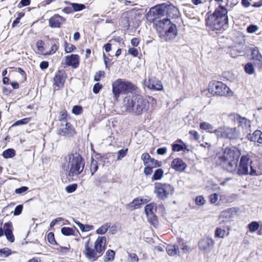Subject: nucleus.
<instances>
[{
  "instance_id": "55",
  "label": "nucleus",
  "mask_w": 262,
  "mask_h": 262,
  "mask_svg": "<svg viewBox=\"0 0 262 262\" xmlns=\"http://www.w3.org/2000/svg\"><path fill=\"white\" fill-rule=\"evenodd\" d=\"M23 209V205H17L14 211V215H19L22 212Z\"/></svg>"
},
{
  "instance_id": "18",
  "label": "nucleus",
  "mask_w": 262,
  "mask_h": 262,
  "mask_svg": "<svg viewBox=\"0 0 262 262\" xmlns=\"http://www.w3.org/2000/svg\"><path fill=\"white\" fill-rule=\"evenodd\" d=\"M65 21L66 19L61 16L59 14H55L49 19V26L53 28H60L62 23Z\"/></svg>"
},
{
  "instance_id": "7",
  "label": "nucleus",
  "mask_w": 262,
  "mask_h": 262,
  "mask_svg": "<svg viewBox=\"0 0 262 262\" xmlns=\"http://www.w3.org/2000/svg\"><path fill=\"white\" fill-rule=\"evenodd\" d=\"M208 91L213 95L231 96L233 95L230 88L221 81H214L210 82Z\"/></svg>"
},
{
  "instance_id": "12",
  "label": "nucleus",
  "mask_w": 262,
  "mask_h": 262,
  "mask_svg": "<svg viewBox=\"0 0 262 262\" xmlns=\"http://www.w3.org/2000/svg\"><path fill=\"white\" fill-rule=\"evenodd\" d=\"M58 132L59 135L64 136L71 137L75 134L74 129L69 122H66L64 124H62Z\"/></svg>"
},
{
  "instance_id": "8",
  "label": "nucleus",
  "mask_w": 262,
  "mask_h": 262,
  "mask_svg": "<svg viewBox=\"0 0 262 262\" xmlns=\"http://www.w3.org/2000/svg\"><path fill=\"white\" fill-rule=\"evenodd\" d=\"M217 138L229 140H237L239 138L240 133L235 127L221 126L214 130Z\"/></svg>"
},
{
  "instance_id": "32",
  "label": "nucleus",
  "mask_w": 262,
  "mask_h": 262,
  "mask_svg": "<svg viewBox=\"0 0 262 262\" xmlns=\"http://www.w3.org/2000/svg\"><path fill=\"white\" fill-rule=\"evenodd\" d=\"M110 226L111 224L107 223L100 227L96 230V233L99 234H104L107 232L108 229L110 227Z\"/></svg>"
},
{
  "instance_id": "16",
  "label": "nucleus",
  "mask_w": 262,
  "mask_h": 262,
  "mask_svg": "<svg viewBox=\"0 0 262 262\" xmlns=\"http://www.w3.org/2000/svg\"><path fill=\"white\" fill-rule=\"evenodd\" d=\"M65 64L71 66L74 69L78 67L79 64V56L77 54H71L64 57Z\"/></svg>"
},
{
  "instance_id": "41",
  "label": "nucleus",
  "mask_w": 262,
  "mask_h": 262,
  "mask_svg": "<svg viewBox=\"0 0 262 262\" xmlns=\"http://www.w3.org/2000/svg\"><path fill=\"white\" fill-rule=\"evenodd\" d=\"M61 232L62 234L67 236L73 235L74 233L73 229L70 227H62Z\"/></svg>"
},
{
  "instance_id": "50",
  "label": "nucleus",
  "mask_w": 262,
  "mask_h": 262,
  "mask_svg": "<svg viewBox=\"0 0 262 262\" xmlns=\"http://www.w3.org/2000/svg\"><path fill=\"white\" fill-rule=\"evenodd\" d=\"M258 27L256 25H250L247 28V31L249 33H253L257 31Z\"/></svg>"
},
{
  "instance_id": "29",
  "label": "nucleus",
  "mask_w": 262,
  "mask_h": 262,
  "mask_svg": "<svg viewBox=\"0 0 262 262\" xmlns=\"http://www.w3.org/2000/svg\"><path fill=\"white\" fill-rule=\"evenodd\" d=\"M2 155L6 159L13 158L15 155V151L12 148H8L3 151Z\"/></svg>"
},
{
  "instance_id": "37",
  "label": "nucleus",
  "mask_w": 262,
  "mask_h": 262,
  "mask_svg": "<svg viewBox=\"0 0 262 262\" xmlns=\"http://www.w3.org/2000/svg\"><path fill=\"white\" fill-rule=\"evenodd\" d=\"M163 175V170L162 169H158L155 171L152 179L155 180H160Z\"/></svg>"
},
{
  "instance_id": "34",
  "label": "nucleus",
  "mask_w": 262,
  "mask_h": 262,
  "mask_svg": "<svg viewBox=\"0 0 262 262\" xmlns=\"http://www.w3.org/2000/svg\"><path fill=\"white\" fill-rule=\"evenodd\" d=\"M144 210L146 214L154 213L156 211V205L154 203L147 204L145 206Z\"/></svg>"
},
{
  "instance_id": "60",
  "label": "nucleus",
  "mask_w": 262,
  "mask_h": 262,
  "mask_svg": "<svg viewBox=\"0 0 262 262\" xmlns=\"http://www.w3.org/2000/svg\"><path fill=\"white\" fill-rule=\"evenodd\" d=\"M189 133L193 137L195 140H198L200 138V135L195 130H190Z\"/></svg>"
},
{
  "instance_id": "39",
  "label": "nucleus",
  "mask_w": 262,
  "mask_h": 262,
  "mask_svg": "<svg viewBox=\"0 0 262 262\" xmlns=\"http://www.w3.org/2000/svg\"><path fill=\"white\" fill-rule=\"evenodd\" d=\"M31 120V118H25L22 119L17 120L15 123L13 124L12 126H18L21 125H24L28 124L29 121Z\"/></svg>"
},
{
  "instance_id": "13",
  "label": "nucleus",
  "mask_w": 262,
  "mask_h": 262,
  "mask_svg": "<svg viewBox=\"0 0 262 262\" xmlns=\"http://www.w3.org/2000/svg\"><path fill=\"white\" fill-rule=\"evenodd\" d=\"M144 83L149 89L151 90L161 91L163 89L161 82L155 78H149L148 80H145Z\"/></svg>"
},
{
  "instance_id": "49",
  "label": "nucleus",
  "mask_w": 262,
  "mask_h": 262,
  "mask_svg": "<svg viewBox=\"0 0 262 262\" xmlns=\"http://www.w3.org/2000/svg\"><path fill=\"white\" fill-rule=\"evenodd\" d=\"M82 108L79 105H75L72 108V113L76 115H80L82 113Z\"/></svg>"
},
{
  "instance_id": "53",
  "label": "nucleus",
  "mask_w": 262,
  "mask_h": 262,
  "mask_svg": "<svg viewBox=\"0 0 262 262\" xmlns=\"http://www.w3.org/2000/svg\"><path fill=\"white\" fill-rule=\"evenodd\" d=\"M104 71H99V72H97L94 76V81H99L100 80L101 77L102 76H104Z\"/></svg>"
},
{
  "instance_id": "61",
  "label": "nucleus",
  "mask_w": 262,
  "mask_h": 262,
  "mask_svg": "<svg viewBox=\"0 0 262 262\" xmlns=\"http://www.w3.org/2000/svg\"><path fill=\"white\" fill-rule=\"evenodd\" d=\"M167 151V148L166 147L159 148L157 149V153L158 155H165Z\"/></svg>"
},
{
  "instance_id": "40",
  "label": "nucleus",
  "mask_w": 262,
  "mask_h": 262,
  "mask_svg": "<svg viewBox=\"0 0 262 262\" xmlns=\"http://www.w3.org/2000/svg\"><path fill=\"white\" fill-rule=\"evenodd\" d=\"M244 70L245 72L249 75L253 74L254 72L253 66L252 63L250 62L245 66Z\"/></svg>"
},
{
  "instance_id": "19",
  "label": "nucleus",
  "mask_w": 262,
  "mask_h": 262,
  "mask_svg": "<svg viewBox=\"0 0 262 262\" xmlns=\"http://www.w3.org/2000/svg\"><path fill=\"white\" fill-rule=\"evenodd\" d=\"M5 235L6 236L8 241L11 243L14 241L15 238L12 232V224L11 222H7L4 224Z\"/></svg>"
},
{
  "instance_id": "22",
  "label": "nucleus",
  "mask_w": 262,
  "mask_h": 262,
  "mask_svg": "<svg viewBox=\"0 0 262 262\" xmlns=\"http://www.w3.org/2000/svg\"><path fill=\"white\" fill-rule=\"evenodd\" d=\"M247 138L251 141L262 143V132L259 130L254 131L253 134H249Z\"/></svg>"
},
{
  "instance_id": "21",
  "label": "nucleus",
  "mask_w": 262,
  "mask_h": 262,
  "mask_svg": "<svg viewBox=\"0 0 262 262\" xmlns=\"http://www.w3.org/2000/svg\"><path fill=\"white\" fill-rule=\"evenodd\" d=\"M214 243L213 239L208 237L201 240L199 243V247L201 250L207 251L209 250L211 246L213 245Z\"/></svg>"
},
{
  "instance_id": "15",
  "label": "nucleus",
  "mask_w": 262,
  "mask_h": 262,
  "mask_svg": "<svg viewBox=\"0 0 262 262\" xmlns=\"http://www.w3.org/2000/svg\"><path fill=\"white\" fill-rule=\"evenodd\" d=\"M66 78L67 74L65 71L59 70L54 78V84L59 89L63 88Z\"/></svg>"
},
{
  "instance_id": "33",
  "label": "nucleus",
  "mask_w": 262,
  "mask_h": 262,
  "mask_svg": "<svg viewBox=\"0 0 262 262\" xmlns=\"http://www.w3.org/2000/svg\"><path fill=\"white\" fill-rule=\"evenodd\" d=\"M200 127L201 129L206 130L208 132H212L213 129V126L206 122H201L200 124Z\"/></svg>"
},
{
  "instance_id": "10",
  "label": "nucleus",
  "mask_w": 262,
  "mask_h": 262,
  "mask_svg": "<svg viewBox=\"0 0 262 262\" xmlns=\"http://www.w3.org/2000/svg\"><path fill=\"white\" fill-rule=\"evenodd\" d=\"M252 161L249 155L242 156L239 164H237L235 173L239 176L248 175L249 174V167L252 164Z\"/></svg>"
},
{
  "instance_id": "46",
  "label": "nucleus",
  "mask_w": 262,
  "mask_h": 262,
  "mask_svg": "<svg viewBox=\"0 0 262 262\" xmlns=\"http://www.w3.org/2000/svg\"><path fill=\"white\" fill-rule=\"evenodd\" d=\"M48 242L52 245H57L54 237V234L53 232H50L47 235Z\"/></svg>"
},
{
  "instance_id": "42",
  "label": "nucleus",
  "mask_w": 262,
  "mask_h": 262,
  "mask_svg": "<svg viewBox=\"0 0 262 262\" xmlns=\"http://www.w3.org/2000/svg\"><path fill=\"white\" fill-rule=\"evenodd\" d=\"M11 254V250L8 248H4L0 250V255L4 257H7Z\"/></svg>"
},
{
  "instance_id": "11",
  "label": "nucleus",
  "mask_w": 262,
  "mask_h": 262,
  "mask_svg": "<svg viewBox=\"0 0 262 262\" xmlns=\"http://www.w3.org/2000/svg\"><path fill=\"white\" fill-rule=\"evenodd\" d=\"M241 155L240 150L236 147H226L219 157V161L238 160Z\"/></svg>"
},
{
  "instance_id": "9",
  "label": "nucleus",
  "mask_w": 262,
  "mask_h": 262,
  "mask_svg": "<svg viewBox=\"0 0 262 262\" xmlns=\"http://www.w3.org/2000/svg\"><path fill=\"white\" fill-rule=\"evenodd\" d=\"M173 192L174 188L170 184L155 183L154 193L160 199L165 200L168 197L170 194H172Z\"/></svg>"
},
{
  "instance_id": "59",
  "label": "nucleus",
  "mask_w": 262,
  "mask_h": 262,
  "mask_svg": "<svg viewBox=\"0 0 262 262\" xmlns=\"http://www.w3.org/2000/svg\"><path fill=\"white\" fill-rule=\"evenodd\" d=\"M45 45V42L42 40H39L36 42V46L37 49L40 51H42L44 50L43 46Z\"/></svg>"
},
{
  "instance_id": "3",
  "label": "nucleus",
  "mask_w": 262,
  "mask_h": 262,
  "mask_svg": "<svg viewBox=\"0 0 262 262\" xmlns=\"http://www.w3.org/2000/svg\"><path fill=\"white\" fill-rule=\"evenodd\" d=\"M106 238L105 236H99L94 243V248L90 246V239L84 245L83 251L86 257L91 261H96L100 257L106 248Z\"/></svg>"
},
{
  "instance_id": "54",
  "label": "nucleus",
  "mask_w": 262,
  "mask_h": 262,
  "mask_svg": "<svg viewBox=\"0 0 262 262\" xmlns=\"http://www.w3.org/2000/svg\"><path fill=\"white\" fill-rule=\"evenodd\" d=\"M28 187L27 186H22L20 188H16L15 190V192L16 194H22L26 192L28 190Z\"/></svg>"
},
{
  "instance_id": "25",
  "label": "nucleus",
  "mask_w": 262,
  "mask_h": 262,
  "mask_svg": "<svg viewBox=\"0 0 262 262\" xmlns=\"http://www.w3.org/2000/svg\"><path fill=\"white\" fill-rule=\"evenodd\" d=\"M75 223L79 227L82 232H87L93 229L94 226L91 225H84L79 221H74Z\"/></svg>"
},
{
  "instance_id": "27",
  "label": "nucleus",
  "mask_w": 262,
  "mask_h": 262,
  "mask_svg": "<svg viewBox=\"0 0 262 262\" xmlns=\"http://www.w3.org/2000/svg\"><path fill=\"white\" fill-rule=\"evenodd\" d=\"M141 159L143 160L144 165L149 163H151V165H153L154 162H155V159L154 158H151L150 155L147 152L144 153L142 155Z\"/></svg>"
},
{
  "instance_id": "48",
  "label": "nucleus",
  "mask_w": 262,
  "mask_h": 262,
  "mask_svg": "<svg viewBox=\"0 0 262 262\" xmlns=\"http://www.w3.org/2000/svg\"><path fill=\"white\" fill-rule=\"evenodd\" d=\"M77 188V185L76 184H72L67 186L66 187V190L68 193H72L74 192Z\"/></svg>"
},
{
  "instance_id": "36",
  "label": "nucleus",
  "mask_w": 262,
  "mask_h": 262,
  "mask_svg": "<svg viewBox=\"0 0 262 262\" xmlns=\"http://www.w3.org/2000/svg\"><path fill=\"white\" fill-rule=\"evenodd\" d=\"M228 117L229 120L231 121L232 123L236 124V123L237 122L238 124L241 119V116L237 114L233 113L229 115Z\"/></svg>"
},
{
  "instance_id": "2",
  "label": "nucleus",
  "mask_w": 262,
  "mask_h": 262,
  "mask_svg": "<svg viewBox=\"0 0 262 262\" xmlns=\"http://www.w3.org/2000/svg\"><path fill=\"white\" fill-rule=\"evenodd\" d=\"M124 106L127 112L136 115H140L148 109V101L140 95L125 97Z\"/></svg>"
},
{
  "instance_id": "63",
  "label": "nucleus",
  "mask_w": 262,
  "mask_h": 262,
  "mask_svg": "<svg viewBox=\"0 0 262 262\" xmlns=\"http://www.w3.org/2000/svg\"><path fill=\"white\" fill-rule=\"evenodd\" d=\"M62 221H63V219L62 217H57V218L53 220L50 223V227H54L57 223L58 222Z\"/></svg>"
},
{
  "instance_id": "56",
  "label": "nucleus",
  "mask_w": 262,
  "mask_h": 262,
  "mask_svg": "<svg viewBox=\"0 0 262 262\" xmlns=\"http://www.w3.org/2000/svg\"><path fill=\"white\" fill-rule=\"evenodd\" d=\"M219 195L216 193L210 195L209 199L211 204H215L218 200Z\"/></svg>"
},
{
  "instance_id": "57",
  "label": "nucleus",
  "mask_w": 262,
  "mask_h": 262,
  "mask_svg": "<svg viewBox=\"0 0 262 262\" xmlns=\"http://www.w3.org/2000/svg\"><path fill=\"white\" fill-rule=\"evenodd\" d=\"M128 255L130 258V260L132 262H138L139 258L136 254L134 253H128Z\"/></svg>"
},
{
  "instance_id": "26",
  "label": "nucleus",
  "mask_w": 262,
  "mask_h": 262,
  "mask_svg": "<svg viewBox=\"0 0 262 262\" xmlns=\"http://www.w3.org/2000/svg\"><path fill=\"white\" fill-rule=\"evenodd\" d=\"M172 149L174 151H180L187 149V145L186 143H183V145H181L177 143H173L171 145Z\"/></svg>"
},
{
  "instance_id": "64",
  "label": "nucleus",
  "mask_w": 262,
  "mask_h": 262,
  "mask_svg": "<svg viewBox=\"0 0 262 262\" xmlns=\"http://www.w3.org/2000/svg\"><path fill=\"white\" fill-rule=\"evenodd\" d=\"M49 66V63L47 61H43L40 62L39 67L41 69L45 70L48 68Z\"/></svg>"
},
{
  "instance_id": "17",
  "label": "nucleus",
  "mask_w": 262,
  "mask_h": 262,
  "mask_svg": "<svg viewBox=\"0 0 262 262\" xmlns=\"http://www.w3.org/2000/svg\"><path fill=\"white\" fill-rule=\"evenodd\" d=\"M148 201L140 198H136L132 202L126 205V209L130 211H133L136 209L140 208L142 204L146 203Z\"/></svg>"
},
{
  "instance_id": "51",
  "label": "nucleus",
  "mask_w": 262,
  "mask_h": 262,
  "mask_svg": "<svg viewBox=\"0 0 262 262\" xmlns=\"http://www.w3.org/2000/svg\"><path fill=\"white\" fill-rule=\"evenodd\" d=\"M75 49H76V47L74 45L66 42L65 51L66 53H71Z\"/></svg>"
},
{
  "instance_id": "6",
  "label": "nucleus",
  "mask_w": 262,
  "mask_h": 262,
  "mask_svg": "<svg viewBox=\"0 0 262 262\" xmlns=\"http://www.w3.org/2000/svg\"><path fill=\"white\" fill-rule=\"evenodd\" d=\"M135 90V86L134 84L122 79L116 80L112 84V91L116 99L118 98L121 94Z\"/></svg>"
},
{
  "instance_id": "30",
  "label": "nucleus",
  "mask_w": 262,
  "mask_h": 262,
  "mask_svg": "<svg viewBox=\"0 0 262 262\" xmlns=\"http://www.w3.org/2000/svg\"><path fill=\"white\" fill-rule=\"evenodd\" d=\"M251 122L246 118L242 117L238 124V126H242L243 128H248L250 127Z\"/></svg>"
},
{
  "instance_id": "62",
  "label": "nucleus",
  "mask_w": 262,
  "mask_h": 262,
  "mask_svg": "<svg viewBox=\"0 0 262 262\" xmlns=\"http://www.w3.org/2000/svg\"><path fill=\"white\" fill-rule=\"evenodd\" d=\"M156 14L158 16L163 15L164 13V10L161 7H156L155 8Z\"/></svg>"
},
{
  "instance_id": "14",
  "label": "nucleus",
  "mask_w": 262,
  "mask_h": 262,
  "mask_svg": "<svg viewBox=\"0 0 262 262\" xmlns=\"http://www.w3.org/2000/svg\"><path fill=\"white\" fill-rule=\"evenodd\" d=\"M237 160L220 161V164L224 169L231 173H236Z\"/></svg>"
},
{
  "instance_id": "23",
  "label": "nucleus",
  "mask_w": 262,
  "mask_h": 262,
  "mask_svg": "<svg viewBox=\"0 0 262 262\" xmlns=\"http://www.w3.org/2000/svg\"><path fill=\"white\" fill-rule=\"evenodd\" d=\"M251 56L252 59L258 61V64L262 62V55L257 48L255 47L251 49Z\"/></svg>"
},
{
  "instance_id": "44",
  "label": "nucleus",
  "mask_w": 262,
  "mask_h": 262,
  "mask_svg": "<svg viewBox=\"0 0 262 262\" xmlns=\"http://www.w3.org/2000/svg\"><path fill=\"white\" fill-rule=\"evenodd\" d=\"M249 229L250 232H254L258 229L259 225L257 222H252L248 225Z\"/></svg>"
},
{
  "instance_id": "28",
  "label": "nucleus",
  "mask_w": 262,
  "mask_h": 262,
  "mask_svg": "<svg viewBox=\"0 0 262 262\" xmlns=\"http://www.w3.org/2000/svg\"><path fill=\"white\" fill-rule=\"evenodd\" d=\"M115 252L113 250H108L105 252V256L104 257V261H113L114 259Z\"/></svg>"
},
{
  "instance_id": "38",
  "label": "nucleus",
  "mask_w": 262,
  "mask_h": 262,
  "mask_svg": "<svg viewBox=\"0 0 262 262\" xmlns=\"http://www.w3.org/2000/svg\"><path fill=\"white\" fill-rule=\"evenodd\" d=\"M71 6L72 7L73 11H79L85 8V6L82 4L73 3L71 4Z\"/></svg>"
},
{
  "instance_id": "24",
  "label": "nucleus",
  "mask_w": 262,
  "mask_h": 262,
  "mask_svg": "<svg viewBox=\"0 0 262 262\" xmlns=\"http://www.w3.org/2000/svg\"><path fill=\"white\" fill-rule=\"evenodd\" d=\"M166 251L168 255L173 256L179 252V248L177 245H168Z\"/></svg>"
},
{
  "instance_id": "58",
  "label": "nucleus",
  "mask_w": 262,
  "mask_h": 262,
  "mask_svg": "<svg viewBox=\"0 0 262 262\" xmlns=\"http://www.w3.org/2000/svg\"><path fill=\"white\" fill-rule=\"evenodd\" d=\"M128 53L134 57H137L138 55V51L135 48H129L128 50Z\"/></svg>"
},
{
  "instance_id": "52",
  "label": "nucleus",
  "mask_w": 262,
  "mask_h": 262,
  "mask_svg": "<svg viewBox=\"0 0 262 262\" xmlns=\"http://www.w3.org/2000/svg\"><path fill=\"white\" fill-rule=\"evenodd\" d=\"M102 88V85L99 83H96L94 84L93 89V92L94 93L98 94L100 90Z\"/></svg>"
},
{
  "instance_id": "4",
  "label": "nucleus",
  "mask_w": 262,
  "mask_h": 262,
  "mask_svg": "<svg viewBox=\"0 0 262 262\" xmlns=\"http://www.w3.org/2000/svg\"><path fill=\"white\" fill-rule=\"evenodd\" d=\"M64 159L68 162V169H67V175L68 177L77 176L82 173L85 166V162L79 153L71 152Z\"/></svg>"
},
{
  "instance_id": "43",
  "label": "nucleus",
  "mask_w": 262,
  "mask_h": 262,
  "mask_svg": "<svg viewBox=\"0 0 262 262\" xmlns=\"http://www.w3.org/2000/svg\"><path fill=\"white\" fill-rule=\"evenodd\" d=\"M128 151V149H122L119 150L117 152V160H121L122 158H123L127 154Z\"/></svg>"
},
{
  "instance_id": "45",
  "label": "nucleus",
  "mask_w": 262,
  "mask_h": 262,
  "mask_svg": "<svg viewBox=\"0 0 262 262\" xmlns=\"http://www.w3.org/2000/svg\"><path fill=\"white\" fill-rule=\"evenodd\" d=\"M148 221L152 224H155L157 222V217L154 213H150L146 214Z\"/></svg>"
},
{
  "instance_id": "1",
  "label": "nucleus",
  "mask_w": 262,
  "mask_h": 262,
  "mask_svg": "<svg viewBox=\"0 0 262 262\" xmlns=\"http://www.w3.org/2000/svg\"><path fill=\"white\" fill-rule=\"evenodd\" d=\"M228 11L223 6L220 5L214 12L206 18V25L212 30H221L228 22Z\"/></svg>"
},
{
  "instance_id": "5",
  "label": "nucleus",
  "mask_w": 262,
  "mask_h": 262,
  "mask_svg": "<svg viewBox=\"0 0 262 262\" xmlns=\"http://www.w3.org/2000/svg\"><path fill=\"white\" fill-rule=\"evenodd\" d=\"M156 29L160 32H164V39L169 41L173 39L177 35L176 25L168 18L156 20L155 23Z\"/></svg>"
},
{
  "instance_id": "47",
  "label": "nucleus",
  "mask_w": 262,
  "mask_h": 262,
  "mask_svg": "<svg viewBox=\"0 0 262 262\" xmlns=\"http://www.w3.org/2000/svg\"><path fill=\"white\" fill-rule=\"evenodd\" d=\"M195 202L197 205L202 206L205 204L206 201L203 196H198L196 197Z\"/></svg>"
},
{
  "instance_id": "31",
  "label": "nucleus",
  "mask_w": 262,
  "mask_h": 262,
  "mask_svg": "<svg viewBox=\"0 0 262 262\" xmlns=\"http://www.w3.org/2000/svg\"><path fill=\"white\" fill-rule=\"evenodd\" d=\"M226 234L225 229H222L220 227H217L215 230L214 236L215 237L223 238Z\"/></svg>"
},
{
  "instance_id": "20",
  "label": "nucleus",
  "mask_w": 262,
  "mask_h": 262,
  "mask_svg": "<svg viewBox=\"0 0 262 262\" xmlns=\"http://www.w3.org/2000/svg\"><path fill=\"white\" fill-rule=\"evenodd\" d=\"M171 167L177 171H183L187 167L186 164L180 158L174 159L171 162Z\"/></svg>"
},
{
  "instance_id": "35",
  "label": "nucleus",
  "mask_w": 262,
  "mask_h": 262,
  "mask_svg": "<svg viewBox=\"0 0 262 262\" xmlns=\"http://www.w3.org/2000/svg\"><path fill=\"white\" fill-rule=\"evenodd\" d=\"M98 168V162L96 160H95L93 158L91 160V164L90 167V171L91 173V176L94 175L95 172H96Z\"/></svg>"
}]
</instances>
